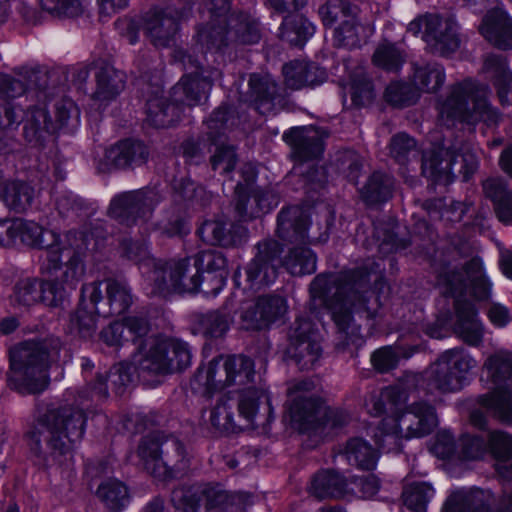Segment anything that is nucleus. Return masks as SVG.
Returning <instances> with one entry per match:
<instances>
[{
    "label": "nucleus",
    "instance_id": "nucleus-49",
    "mask_svg": "<svg viewBox=\"0 0 512 512\" xmlns=\"http://www.w3.org/2000/svg\"><path fill=\"white\" fill-rule=\"evenodd\" d=\"M344 89L351 95L352 101L359 106L370 102L374 97L372 84L362 69L351 77Z\"/></svg>",
    "mask_w": 512,
    "mask_h": 512
},
{
    "label": "nucleus",
    "instance_id": "nucleus-30",
    "mask_svg": "<svg viewBox=\"0 0 512 512\" xmlns=\"http://www.w3.org/2000/svg\"><path fill=\"white\" fill-rule=\"evenodd\" d=\"M484 70L494 79L502 104L512 105V74L506 60L496 55L488 56L484 63Z\"/></svg>",
    "mask_w": 512,
    "mask_h": 512
},
{
    "label": "nucleus",
    "instance_id": "nucleus-35",
    "mask_svg": "<svg viewBox=\"0 0 512 512\" xmlns=\"http://www.w3.org/2000/svg\"><path fill=\"white\" fill-rule=\"evenodd\" d=\"M344 454L351 465L366 470L375 468L378 460V452L362 438L350 439Z\"/></svg>",
    "mask_w": 512,
    "mask_h": 512
},
{
    "label": "nucleus",
    "instance_id": "nucleus-3",
    "mask_svg": "<svg viewBox=\"0 0 512 512\" xmlns=\"http://www.w3.org/2000/svg\"><path fill=\"white\" fill-rule=\"evenodd\" d=\"M437 285L445 295L456 298L455 334L470 346H479L483 341L484 327L474 305L461 300L464 292H469L477 300L488 299L491 293V283L486 278L483 263L474 258L469 261L464 272L447 269L438 276Z\"/></svg>",
    "mask_w": 512,
    "mask_h": 512
},
{
    "label": "nucleus",
    "instance_id": "nucleus-28",
    "mask_svg": "<svg viewBox=\"0 0 512 512\" xmlns=\"http://www.w3.org/2000/svg\"><path fill=\"white\" fill-rule=\"evenodd\" d=\"M96 90L93 98L98 101H110L116 98L125 86V73L111 65H104L95 74Z\"/></svg>",
    "mask_w": 512,
    "mask_h": 512
},
{
    "label": "nucleus",
    "instance_id": "nucleus-42",
    "mask_svg": "<svg viewBox=\"0 0 512 512\" xmlns=\"http://www.w3.org/2000/svg\"><path fill=\"white\" fill-rule=\"evenodd\" d=\"M64 270L65 264L63 263L62 267L52 275L55 276V280L40 281L41 295L39 302L49 307H57L64 301L66 296L64 285L70 289L76 288L77 284L74 287H71L62 281V274ZM48 275L51 276L50 274Z\"/></svg>",
    "mask_w": 512,
    "mask_h": 512
},
{
    "label": "nucleus",
    "instance_id": "nucleus-27",
    "mask_svg": "<svg viewBox=\"0 0 512 512\" xmlns=\"http://www.w3.org/2000/svg\"><path fill=\"white\" fill-rule=\"evenodd\" d=\"M283 138L305 159L316 158L323 152V135L315 128H292L284 133Z\"/></svg>",
    "mask_w": 512,
    "mask_h": 512
},
{
    "label": "nucleus",
    "instance_id": "nucleus-36",
    "mask_svg": "<svg viewBox=\"0 0 512 512\" xmlns=\"http://www.w3.org/2000/svg\"><path fill=\"white\" fill-rule=\"evenodd\" d=\"M314 32V25L299 14L286 16L281 25V36L293 45H303Z\"/></svg>",
    "mask_w": 512,
    "mask_h": 512
},
{
    "label": "nucleus",
    "instance_id": "nucleus-24",
    "mask_svg": "<svg viewBox=\"0 0 512 512\" xmlns=\"http://www.w3.org/2000/svg\"><path fill=\"white\" fill-rule=\"evenodd\" d=\"M350 482L341 474L332 471H322L314 476L310 485V492L319 499L349 497L354 493Z\"/></svg>",
    "mask_w": 512,
    "mask_h": 512
},
{
    "label": "nucleus",
    "instance_id": "nucleus-45",
    "mask_svg": "<svg viewBox=\"0 0 512 512\" xmlns=\"http://www.w3.org/2000/svg\"><path fill=\"white\" fill-rule=\"evenodd\" d=\"M434 489L427 483H416L405 489L404 504L413 512H425L427 503L433 498Z\"/></svg>",
    "mask_w": 512,
    "mask_h": 512
},
{
    "label": "nucleus",
    "instance_id": "nucleus-5",
    "mask_svg": "<svg viewBox=\"0 0 512 512\" xmlns=\"http://www.w3.org/2000/svg\"><path fill=\"white\" fill-rule=\"evenodd\" d=\"M18 240L32 247L45 249V258L41 265L43 274L53 275L65 264L62 281L74 287L85 273L84 248L71 234L63 239L52 231L47 230L33 221L19 219Z\"/></svg>",
    "mask_w": 512,
    "mask_h": 512
},
{
    "label": "nucleus",
    "instance_id": "nucleus-13",
    "mask_svg": "<svg viewBox=\"0 0 512 512\" xmlns=\"http://www.w3.org/2000/svg\"><path fill=\"white\" fill-rule=\"evenodd\" d=\"M254 363L245 356H220L198 372L195 383L207 394H214L252 381Z\"/></svg>",
    "mask_w": 512,
    "mask_h": 512
},
{
    "label": "nucleus",
    "instance_id": "nucleus-39",
    "mask_svg": "<svg viewBox=\"0 0 512 512\" xmlns=\"http://www.w3.org/2000/svg\"><path fill=\"white\" fill-rule=\"evenodd\" d=\"M445 81V71L436 63L417 66L414 70L413 83L423 92H435Z\"/></svg>",
    "mask_w": 512,
    "mask_h": 512
},
{
    "label": "nucleus",
    "instance_id": "nucleus-38",
    "mask_svg": "<svg viewBox=\"0 0 512 512\" xmlns=\"http://www.w3.org/2000/svg\"><path fill=\"white\" fill-rule=\"evenodd\" d=\"M96 328V312L89 310L86 303L80 302L76 310L70 314L69 332L83 339H90L95 334Z\"/></svg>",
    "mask_w": 512,
    "mask_h": 512
},
{
    "label": "nucleus",
    "instance_id": "nucleus-26",
    "mask_svg": "<svg viewBox=\"0 0 512 512\" xmlns=\"http://www.w3.org/2000/svg\"><path fill=\"white\" fill-rule=\"evenodd\" d=\"M308 217L302 208L293 206L278 215L277 232L282 239L303 241L306 238Z\"/></svg>",
    "mask_w": 512,
    "mask_h": 512
},
{
    "label": "nucleus",
    "instance_id": "nucleus-64",
    "mask_svg": "<svg viewBox=\"0 0 512 512\" xmlns=\"http://www.w3.org/2000/svg\"><path fill=\"white\" fill-rule=\"evenodd\" d=\"M415 149V141L410 138L407 134L400 133L395 135L390 144L391 155L399 163H405L408 160V156Z\"/></svg>",
    "mask_w": 512,
    "mask_h": 512
},
{
    "label": "nucleus",
    "instance_id": "nucleus-25",
    "mask_svg": "<svg viewBox=\"0 0 512 512\" xmlns=\"http://www.w3.org/2000/svg\"><path fill=\"white\" fill-rule=\"evenodd\" d=\"M286 84L292 89L313 86L325 81L326 73L313 63L295 61L283 67Z\"/></svg>",
    "mask_w": 512,
    "mask_h": 512
},
{
    "label": "nucleus",
    "instance_id": "nucleus-18",
    "mask_svg": "<svg viewBox=\"0 0 512 512\" xmlns=\"http://www.w3.org/2000/svg\"><path fill=\"white\" fill-rule=\"evenodd\" d=\"M210 80L200 77V75H186L172 90L173 103L168 104L159 112L150 116L153 124L157 127H168L179 119V104L193 106L201 102L210 88Z\"/></svg>",
    "mask_w": 512,
    "mask_h": 512
},
{
    "label": "nucleus",
    "instance_id": "nucleus-61",
    "mask_svg": "<svg viewBox=\"0 0 512 512\" xmlns=\"http://www.w3.org/2000/svg\"><path fill=\"white\" fill-rule=\"evenodd\" d=\"M249 86L255 100L262 102H269L276 94V83L270 76L260 77L252 75L249 79Z\"/></svg>",
    "mask_w": 512,
    "mask_h": 512
},
{
    "label": "nucleus",
    "instance_id": "nucleus-37",
    "mask_svg": "<svg viewBox=\"0 0 512 512\" xmlns=\"http://www.w3.org/2000/svg\"><path fill=\"white\" fill-rule=\"evenodd\" d=\"M192 258L196 266H198L201 275L203 273L215 274L214 277L218 284V287L215 290L218 292L225 284V268L227 265L226 258L222 253L211 250L200 252Z\"/></svg>",
    "mask_w": 512,
    "mask_h": 512
},
{
    "label": "nucleus",
    "instance_id": "nucleus-58",
    "mask_svg": "<svg viewBox=\"0 0 512 512\" xmlns=\"http://www.w3.org/2000/svg\"><path fill=\"white\" fill-rule=\"evenodd\" d=\"M229 26L234 30V34L242 43L253 44L258 42L260 39L257 23L255 21H250L246 17L238 20L231 16L229 18Z\"/></svg>",
    "mask_w": 512,
    "mask_h": 512
},
{
    "label": "nucleus",
    "instance_id": "nucleus-29",
    "mask_svg": "<svg viewBox=\"0 0 512 512\" xmlns=\"http://www.w3.org/2000/svg\"><path fill=\"white\" fill-rule=\"evenodd\" d=\"M442 512H491L479 489H458L448 497Z\"/></svg>",
    "mask_w": 512,
    "mask_h": 512
},
{
    "label": "nucleus",
    "instance_id": "nucleus-8",
    "mask_svg": "<svg viewBox=\"0 0 512 512\" xmlns=\"http://www.w3.org/2000/svg\"><path fill=\"white\" fill-rule=\"evenodd\" d=\"M487 95V87L472 79L452 85L446 98L438 103L440 124L450 128L457 123L495 122L497 113L489 105Z\"/></svg>",
    "mask_w": 512,
    "mask_h": 512
},
{
    "label": "nucleus",
    "instance_id": "nucleus-7",
    "mask_svg": "<svg viewBox=\"0 0 512 512\" xmlns=\"http://www.w3.org/2000/svg\"><path fill=\"white\" fill-rule=\"evenodd\" d=\"M147 331L146 321L130 319V334H136L133 343L138 349L133 356L135 366L153 373H171L190 365L191 352L185 342L161 337L143 339Z\"/></svg>",
    "mask_w": 512,
    "mask_h": 512
},
{
    "label": "nucleus",
    "instance_id": "nucleus-52",
    "mask_svg": "<svg viewBox=\"0 0 512 512\" xmlns=\"http://www.w3.org/2000/svg\"><path fill=\"white\" fill-rule=\"evenodd\" d=\"M79 110L70 99H62L55 104V132L65 127H75L79 122Z\"/></svg>",
    "mask_w": 512,
    "mask_h": 512
},
{
    "label": "nucleus",
    "instance_id": "nucleus-11",
    "mask_svg": "<svg viewBox=\"0 0 512 512\" xmlns=\"http://www.w3.org/2000/svg\"><path fill=\"white\" fill-rule=\"evenodd\" d=\"M461 158L459 173L464 179H468L478 168V156L468 144H456L442 142L434 145L431 150L424 152L422 160V173L435 183L449 184L454 179L453 166Z\"/></svg>",
    "mask_w": 512,
    "mask_h": 512
},
{
    "label": "nucleus",
    "instance_id": "nucleus-17",
    "mask_svg": "<svg viewBox=\"0 0 512 512\" xmlns=\"http://www.w3.org/2000/svg\"><path fill=\"white\" fill-rule=\"evenodd\" d=\"M407 31L413 35L422 32L423 40L436 53L448 56L460 45L457 24L452 17H440L430 14L411 21Z\"/></svg>",
    "mask_w": 512,
    "mask_h": 512
},
{
    "label": "nucleus",
    "instance_id": "nucleus-43",
    "mask_svg": "<svg viewBox=\"0 0 512 512\" xmlns=\"http://www.w3.org/2000/svg\"><path fill=\"white\" fill-rule=\"evenodd\" d=\"M391 190V178L385 174L374 173L360 193L365 201L374 204L386 201L391 195Z\"/></svg>",
    "mask_w": 512,
    "mask_h": 512
},
{
    "label": "nucleus",
    "instance_id": "nucleus-63",
    "mask_svg": "<svg viewBox=\"0 0 512 512\" xmlns=\"http://www.w3.org/2000/svg\"><path fill=\"white\" fill-rule=\"evenodd\" d=\"M227 33H232V30L226 32L222 27L202 28L198 31L197 37L201 45L207 49L220 50L226 43Z\"/></svg>",
    "mask_w": 512,
    "mask_h": 512
},
{
    "label": "nucleus",
    "instance_id": "nucleus-32",
    "mask_svg": "<svg viewBox=\"0 0 512 512\" xmlns=\"http://www.w3.org/2000/svg\"><path fill=\"white\" fill-rule=\"evenodd\" d=\"M35 189L23 181L8 182L2 192V198L6 206L16 213L25 212L35 199Z\"/></svg>",
    "mask_w": 512,
    "mask_h": 512
},
{
    "label": "nucleus",
    "instance_id": "nucleus-44",
    "mask_svg": "<svg viewBox=\"0 0 512 512\" xmlns=\"http://www.w3.org/2000/svg\"><path fill=\"white\" fill-rule=\"evenodd\" d=\"M252 201L255 206H244L242 203L237 204V210L242 217H258L262 213H266L278 205V196L271 190H258L254 193Z\"/></svg>",
    "mask_w": 512,
    "mask_h": 512
},
{
    "label": "nucleus",
    "instance_id": "nucleus-10",
    "mask_svg": "<svg viewBox=\"0 0 512 512\" xmlns=\"http://www.w3.org/2000/svg\"><path fill=\"white\" fill-rule=\"evenodd\" d=\"M482 370L495 387L480 397L481 406L501 421L512 424V353L495 352L484 361Z\"/></svg>",
    "mask_w": 512,
    "mask_h": 512
},
{
    "label": "nucleus",
    "instance_id": "nucleus-50",
    "mask_svg": "<svg viewBox=\"0 0 512 512\" xmlns=\"http://www.w3.org/2000/svg\"><path fill=\"white\" fill-rule=\"evenodd\" d=\"M413 351L406 352L402 347H383L372 354L373 366L380 372H386L397 366L400 358H409Z\"/></svg>",
    "mask_w": 512,
    "mask_h": 512
},
{
    "label": "nucleus",
    "instance_id": "nucleus-62",
    "mask_svg": "<svg viewBox=\"0 0 512 512\" xmlns=\"http://www.w3.org/2000/svg\"><path fill=\"white\" fill-rule=\"evenodd\" d=\"M154 193L136 191L130 193V217L147 218L154 207Z\"/></svg>",
    "mask_w": 512,
    "mask_h": 512
},
{
    "label": "nucleus",
    "instance_id": "nucleus-16",
    "mask_svg": "<svg viewBox=\"0 0 512 512\" xmlns=\"http://www.w3.org/2000/svg\"><path fill=\"white\" fill-rule=\"evenodd\" d=\"M150 280L154 282L152 293L155 294L194 293L203 281L192 257L173 261L165 267H156Z\"/></svg>",
    "mask_w": 512,
    "mask_h": 512
},
{
    "label": "nucleus",
    "instance_id": "nucleus-12",
    "mask_svg": "<svg viewBox=\"0 0 512 512\" xmlns=\"http://www.w3.org/2000/svg\"><path fill=\"white\" fill-rule=\"evenodd\" d=\"M312 382L301 381L289 389L288 415L291 425L300 432L344 425L347 416L339 411H327L318 401L308 396Z\"/></svg>",
    "mask_w": 512,
    "mask_h": 512
},
{
    "label": "nucleus",
    "instance_id": "nucleus-19",
    "mask_svg": "<svg viewBox=\"0 0 512 512\" xmlns=\"http://www.w3.org/2000/svg\"><path fill=\"white\" fill-rule=\"evenodd\" d=\"M160 442L157 437H146L140 447L139 456L144 461L146 469L159 479L166 480L177 476L187 467V459L183 445L177 440H171L170 446L176 454V459L168 457L163 460L160 456Z\"/></svg>",
    "mask_w": 512,
    "mask_h": 512
},
{
    "label": "nucleus",
    "instance_id": "nucleus-1",
    "mask_svg": "<svg viewBox=\"0 0 512 512\" xmlns=\"http://www.w3.org/2000/svg\"><path fill=\"white\" fill-rule=\"evenodd\" d=\"M420 378L418 374L408 373L397 385L373 393L366 400L371 415H380L384 409L389 412L374 435L379 446L387 452L400 451L403 440L426 436L438 424L435 410L430 405L419 402L403 408L408 392L418 386Z\"/></svg>",
    "mask_w": 512,
    "mask_h": 512
},
{
    "label": "nucleus",
    "instance_id": "nucleus-41",
    "mask_svg": "<svg viewBox=\"0 0 512 512\" xmlns=\"http://www.w3.org/2000/svg\"><path fill=\"white\" fill-rule=\"evenodd\" d=\"M128 490L125 484L116 479H108L97 489V496L112 512L124 509Z\"/></svg>",
    "mask_w": 512,
    "mask_h": 512
},
{
    "label": "nucleus",
    "instance_id": "nucleus-55",
    "mask_svg": "<svg viewBox=\"0 0 512 512\" xmlns=\"http://www.w3.org/2000/svg\"><path fill=\"white\" fill-rule=\"evenodd\" d=\"M40 295V280L27 278L17 283L14 292V301L22 306H31L39 302Z\"/></svg>",
    "mask_w": 512,
    "mask_h": 512
},
{
    "label": "nucleus",
    "instance_id": "nucleus-48",
    "mask_svg": "<svg viewBox=\"0 0 512 512\" xmlns=\"http://www.w3.org/2000/svg\"><path fill=\"white\" fill-rule=\"evenodd\" d=\"M177 29V23L173 18L162 16L149 24L148 32L154 45L166 47L170 44Z\"/></svg>",
    "mask_w": 512,
    "mask_h": 512
},
{
    "label": "nucleus",
    "instance_id": "nucleus-46",
    "mask_svg": "<svg viewBox=\"0 0 512 512\" xmlns=\"http://www.w3.org/2000/svg\"><path fill=\"white\" fill-rule=\"evenodd\" d=\"M405 61L403 52L391 43L380 44L374 52L373 63L388 71H397Z\"/></svg>",
    "mask_w": 512,
    "mask_h": 512
},
{
    "label": "nucleus",
    "instance_id": "nucleus-15",
    "mask_svg": "<svg viewBox=\"0 0 512 512\" xmlns=\"http://www.w3.org/2000/svg\"><path fill=\"white\" fill-rule=\"evenodd\" d=\"M251 496L247 493H228L219 485H205L192 493L183 489L173 491L172 501L185 512H196L200 503L207 508H221L226 512H237L245 509Z\"/></svg>",
    "mask_w": 512,
    "mask_h": 512
},
{
    "label": "nucleus",
    "instance_id": "nucleus-56",
    "mask_svg": "<svg viewBox=\"0 0 512 512\" xmlns=\"http://www.w3.org/2000/svg\"><path fill=\"white\" fill-rule=\"evenodd\" d=\"M203 241L211 245H226L229 243L226 223L221 220L205 221L199 229Z\"/></svg>",
    "mask_w": 512,
    "mask_h": 512
},
{
    "label": "nucleus",
    "instance_id": "nucleus-40",
    "mask_svg": "<svg viewBox=\"0 0 512 512\" xmlns=\"http://www.w3.org/2000/svg\"><path fill=\"white\" fill-rule=\"evenodd\" d=\"M283 265L290 274L295 276L311 274L316 270V257L305 246L295 247L285 257Z\"/></svg>",
    "mask_w": 512,
    "mask_h": 512
},
{
    "label": "nucleus",
    "instance_id": "nucleus-57",
    "mask_svg": "<svg viewBox=\"0 0 512 512\" xmlns=\"http://www.w3.org/2000/svg\"><path fill=\"white\" fill-rule=\"evenodd\" d=\"M24 119V111L19 103L0 100V131L18 127Z\"/></svg>",
    "mask_w": 512,
    "mask_h": 512
},
{
    "label": "nucleus",
    "instance_id": "nucleus-31",
    "mask_svg": "<svg viewBox=\"0 0 512 512\" xmlns=\"http://www.w3.org/2000/svg\"><path fill=\"white\" fill-rule=\"evenodd\" d=\"M483 191L494 203L498 218L505 223L512 222V194L506 190L500 178H489L483 182Z\"/></svg>",
    "mask_w": 512,
    "mask_h": 512
},
{
    "label": "nucleus",
    "instance_id": "nucleus-54",
    "mask_svg": "<svg viewBox=\"0 0 512 512\" xmlns=\"http://www.w3.org/2000/svg\"><path fill=\"white\" fill-rule=\"evenodd\" d=\"M198 331L212 336H222L229 328V321L225 315L220 312H211L197 317Z\"/></svg>",
    "mask_w": 512,
    "mask_h": 512
},
{
    "label": "nucleus",
    "instance_id": "nucleus-51",
    "mask_svg": "<svg viewBox=\"0 0 512 512\" xmlns=\"http://www.w3.org/2000/svg\"><path fill=\"white\" fill-rule=\"evenodd\" d=\"M210 423L219 431L230 432L235 430L232 406L228 404L225 395H222L212 407Z\"/></svg>",
    "mask_w": 512,
    "mask_h": 512
},
{
    "label": "nucleus",
    "instance_id": "nucleus-20",
    "mask_svg": "<svg viewBox=\"0 0 512 512\" xmlns=\"http://www.w3.org/2000/svg\"><path fill=\"white\" fill-rule=\"evenodd\" d=\"M286 300L278 295L259 297L256 301L244 302L240 310V325L246 330L268 328L287 314Z\"/></svg>",
    "mask_w": 512,
    "mask_h": 512
},
{
    "label": "nucleus",
    "instance_id": "nucleus-34",
    "mask_svg": "<svg viewBox=\"0 0 512 512\" xmlns=\"http://www.w3.org/2000/svg\"><path fill=\"white\" fill-rule=\"evenodd\" d=\"M261 406L271 414L270 397L266 390L247 388L243 391L239 400V415L249 424H254Z\"/></svg>",
    "mask_w": 512,
    "mask_h": 512
},
{
    "label": "nucleus",
    "instance_id": "nucleus-22",
    "mask_svg": "<svg viewBox=\"0 0 512 512\" xmlns=\"http://www.w3.org/2000/svg\"><path fill=\"white\" fill-rule=\"evenodd\" d=\"M276 269L266 252H260L245 268V283L240 281V274H235L237 288L234 297L244 295L248 290H258L274 282Z\"/></svg>",
    "mask_w": 512,
    "mask_h": 512
},
{
    "label": "nucleus",
    "instance_id": "nucleus-9",
    "mask_svg": "<svg viewBox=\"0 0 512 512\" xmlns=\"http://www.w3.org/2000/svg\"><path fill=\"white\" fill-rule=\"evenodd\" d=\"M477 360L463 349L443 352L424 373L420 380L428 393H450L460 390L467 382Z\"/></svg>",
    "mask_w": 512,
    "mask_h": 512
},
{
    "label": "nucleus",
    "instance_id": "nucleus-53",
    "mask_svg": "<svg viewBox=\"0 0 512 512\" xmlns=\"http://www.w3.org/2000/svg\"><path fill=\"white\" fill-rule=\"evenodd\" d=\"M105 163L98 166L101 172H109L113 168H125L128 164V140L122 139L105 152Z\"/></svg>",
    "mask_w": 512,
    "mask_h": 512
},
{
    "label": "nucleus",
    "instance_id": "nucleus-33",
    "mask_svg": "<svg viewBox=\"0 0 512 512\" xmlns=\"http://www.w3.org/2000/svg\"><path fill=\"white\" fill-rule=\"evenodd\" d=\"M53 133L55 125L45 108L36 107L29 112L24 125V135L29 142L41 143Z\"/></svg>",
    "mask_w": 512,
    "mask_h": 512
},
{
    "label": "nucleus",
    "instance_id": "nucleus-59",
    "mask_svg": "<svg viewBox=\"0 0 512 512\" xmlns=\"http://www.w3.org/2000/svg\"><path fill=\"white\" fill-rule=\"evenodd\" d=\"M489 448L497 460H510L512 458V436L502 431L490 433Z\"/></svg>",
    "mask_w": 512,
    "mask_h": 512
},
{
    "label": "nucleus",
    "instance_id": "nucleus-14",
    "mask_svg": "<svg viewBox=\"0 0 512 512\" xmlns=\"http://www.w3.org/2000/svg\"><path fill=\"white\" fill-rule=\"evenodd\" d=\"M319 14L326 26L340 21V25L334 29V42L338 46L349 49L360 47L374 33L372 25L358 20L357 7L343 0L321 6Z\"/></svg>",
    "mask_w": 512,
    "mask_h": 512
},
{
    "label": "nucleus",
    "instance_id": "nucleus-6",
    "mask_svg": "<svg viewBox=\"0 0 512 512\" xmlns=\"http://www.w3.org/2000/svg\"><path fill=\"white\" fill-rule=\"evenodd\" d=\"M61 348V340L53 335L28 340L12 348L7 374L9 386L20 393L42 392L48 386V366L58 360Z\"/></svg>",
    "mask_w": 512,
    "mask_h": 512
},
{
    "label": "nucleus",
    "instance_id": "nucleus-60",
    "mask_svg": "<svg viewBox=\"0 0 512 512\" xmlns=\"http://www.w3.org/2000/svg\"><path fill=\"white\" fill-rule=\"evenodd\" d=\"M42 8L55 16L75 17L82 12L79 0H39Z\"/></svg>",
    "mask_w": 512,
    "mask_h": 512
},
{
    "label": "nucleus",
    "instance_id": "nucleus-4",
    "mask_svg": "<svg viewBox=\"0 0 512 512\" xmlns=\"http://www.w3.org/2000/svg\"><path fill=\"white\" fill-rule=\"evenodd\" d=\"M364 282V276L357 279L355 272L318 275L310 285L311 298L328 308L336 325L345 330L353 312L373 317L380 306L372 292L360 293Z\"/></svg>",
    "mask_w": 512,
    "mask_h": 512
},
{
    "label": "nucleus",
    "instance_id": "nucleus-23",
    "mask_svg": "<svg viewBox=\"0 0 512 512\" xmlns=\"http://www.w3.org/2000/svg\"><path fill=\"white\" fill-rule=\"evenodd\" d=\"M480 33L501 49L512 47V20L501 8L493 9L485 15Z\"/></svg>",
    "mask_w": 512,
    "mask_h": 512
},
{
    "label": "nucleus",
    "instance_id": "nucleus-21",
    "mask_svg": "<svg viewBox=\"0 0 512 512\" xmlns=\"http://www.w3.org/2000/svg\"><path fill=\"white\" fill-rule=\"evenodd\" d=\"M288 353L304 369L313 367L319 359L321 355L319 336L309 319L296 320L290 333Z\"/></svg>",
    "mask_w": 512,
    "mask_h": 512
},
{
    "label": "nucleus",
    "instance_id": "nucleus-47",
    "mask_svg": "<svg viewBox=\"0 0 512 512\" xmlns=\"http://www.w3.org/2000/svg\"><path fill=\"white\" fill-rule=\"evenodd\" d=\"M106 298L110 314L123 316L128 309V289L125 283L114 279L106 281Z\"/></svg>",
    "mask_w": 512,
    "mask_h": 512
},
{
    "label": "nucleus",
    "instance_id": "nucleus-2",
    "mask_svg": "<svg viewBox=\"0 0 512 512\" xmlns=\"http://www.w3.org/2000/svg\"><path fill=\"white\" fill-rule=\"evenodd\" d=\"M108 397L106 376L98 374L95 383L78 392L76 404H66L48 410L30 432V447L35 454L54 460L70 455L85 433L89 401H102Z\"/></svg>",
    "mask_w": 512,
    "mask_h": 512
}]
</instances>
